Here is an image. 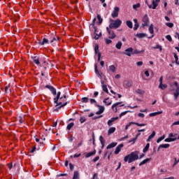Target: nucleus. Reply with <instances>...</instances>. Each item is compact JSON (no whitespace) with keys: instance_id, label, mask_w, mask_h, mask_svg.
<instances>
[{"instance_id":"f257e3e1","label":"nucleus","mask_w":179,"mask_h":179,"mask_svg":"<svg viewBox=\"0 0 179 179\" xmlns=\"http://www.w3.org/2000/svg\"><path fill=\"white\" fill-rule=\"evenodd\" d=\"M62 101H66V95H64V97H61V92H58L56 97L54 98V103L56 104V107L59 106V108H62V107H65V106L68 104V102L63 103Z\"/></svg>"},{"instance_id":"f03ea898","label":"nucleus","mask_w":179,"mask_h":179,"mask_svg":"<svg viewBox=\"0 0 179 179\" xmlns=\"http://www.w3.org/2000/svg\"><path fill=\"white\" fill-rule=\"evenodd\" d=\"M138 155H139V152H133L131 154L127 155L124 157V162H125L126 163L127 162L128 163H132L135 162V160H138V159H139V156Z\"/></svg>"},{"instance_id":"7ed1b4c3","label":"nucleus","mask_w":179,"mask_h":179,"mask_svg":"<svg viewBox=\"0 0 179 179\" xmlns=\"http://www.w3.org/2000/svg\"><path fill=\"white\" fill-rule=\"evenodd\" d=\"M111 22L109 24V29H118L121 24H122V21L120 19H117L115 20H110Z\"/></svg>"},{"instance_id":"20e7f679","label":"nucleus","mask_w":179,"mask_h":179,"mask_svg":"<svg viewBox=\"0 0 179 179\" xmlns=\"http://www.w3.org/2000/svg\"><path fill=\"white\" fill-rule=\"evenodd\" d=\"M159 2H160V0H152V4L148 3V1H145V3L148 5L150 9H156V8H157V6L159 5Z\"/></svg>"},{"instance_id":"39448f33","label":"nucleus","mask_w":179,"mask_h":179,"mask_svg":"<svg viewBox=\"0 0 179 179\" xmlns=\"http://www.w3.org/2000/svg\"><path fill=\"white\" fill-rule=\"evenodd\" d=\"M142 26H149V23H150V21H149V17L148 16V14H145L143 19H142Z\"/></svg>"},{"instance_id":"423d86ee","label":"nucleus","mask_w":179,"mask_h":179,"mask_svg":"<svg viewBox=\"0 0 179 179\" xmlns=\"http://www.w3.org/2000/svg\"><path fill=\"white\" fill-rule=\"evenodd\" d=\"M124 55H127V57H131L134 54V48H129L124 50L123 52Z\"/></svg>"},{"instance_id":"0eeeda50","label":"nucleus","mask_w":179,"mask_h":179,"mask_svg":"<svg viewBox=\"0 0 179 179\" xmlns=\"http://www.w3.org/2000/svg\"><path fill=\"white\" fill-rule=\"evenodd\" d=\"M120 13V8L115 7L113 13H111L112 17L115 18L118 17V14Z\"/></svg>"},{"instance_id":"6e6552de","label":"nucleus","mask_w":179,"mask_h":179,"mask_svg":"<svg viewBox=\"0 0 179 179\" xmlns=\"http://www.w3.org/2000/svg\"><path fill=\"white\" fill-rule=\"evenodd\" d=\"M106 30L108 33V38H109L113 39L115 37H116L115 34H114V31L110 29V27H107Z\"/></svg>"},{"instance_id":"1a4fd4ad","label":"nucleus","mask_w":179,"mask_h":179,"mask_svg":"<svg viewBox=\"0 0 179 179\" xmlns=\"http://www.w3.org/2000/svg\"><path fill=\"white\" fill-rule=\"evenodd\" d=\"M123 148L124 144H120L118 146H117L115 150V155H118Z\"/></svg>"},{"instance_id":"9d476101","label":"nucleus","mask_w":179,"mask_h":179,"mask_svg":"<svg viewBox=\"0 0 179 179\" xmlns=\"http://www.w3.org/2000/svg\"><path fill=\"white\" fill-rule=\"evenodd\" d=\"M94 39L95 40H99V38H100V37H101V32H99V34H98L97 31V28L94 27Z\"/></svg>"},{"instance_id":"9b49d317","label":"nucleus","mask_w":179,"mask_h":179,"mask_svg":"<svg viewBox=\"0 0 179 179\" xmlns=\"http://www.w3.org/2000/svg\"><path fill=\"white\" fill-rule=\"evenodd\" d=\"M61 38L58 36L54 37L51 41H50V44L52 45H55L57 44V41H59Z\"/></svg>"},{"instance_id":"f8f14e48","label":"nucleus","mask_w":179,"mask_h":179,"mask_svg":"<svg viewBox=\"0 0 179 179\" xmlns=\"http://www.w3.org/2000/svg\"><path fill=\"white\" fill-rule=\"evenodd\" d=\"M173 96H174V100H177L178 99L179 95V88L173 89Z\"/></svg>"},{"instance_id":"ddd939ff","label":"nucleus","mask_w":179,"mask_h":179,"mask_svg":"<svg viewBox=\"0 0 179 179\" xmlns=\"http://www.w3.org/2000/svg\"><path fill=\"white\" fill-rule=\"evenodd\" d=\"M118 120V117H112L110 120L108 121V127H111L113 125V122H115Z\"/></svg>"},{"instance_id":"4468645a","label":"nucleus","mask_w":179,"mask_h":179,"mask_svg":"<svg viewBox=\"0 0 179 179\" xmlns=\"http://www.w3.org/2000/svg\"><path fill=\"white\" fill-rule=\"evenodd\" d=\"M122 102H117V103H114L113 106H112V110L115 112V113H117V111H118V109L117 108V107H118V106H120V104H121Z\"/></svg>"},{"instance_id":"2eb2a0df","label":"nucleus","mask_w":179,"mask_h":179,"mask_svg":"<svg viewBox=\"0 0 179 179\" xmlns=\"http://www.w3.org/2000/svg\"><path fill=\"white\" fill-rule=\"evenodd\" d=\"M99 107V110L96 113L97 115H100V114H103L104 113V106H98Z\"/></svg>"},{"instance_id":"dca6fc26","label":"nucleus","mask_w":179,"mask_h":179,"mask_svg":"<svg viewBox=\"0 0 179 179\" xmlns=\"http://www.w3.org/2000/svg\"><path fill=\"white\" fill-rule=\"evenodd\" d=\"M155 136H156V131H153L152 132V134L147 138V142H150L152 141V139H153V138H155Z\"/></svg>"},{"instance_id":"f3484780","label":"nucleus","mask_w":179,"mask_h":179,"mask_svg":"<svg viewBox=\"0 0 179 179\" xmlns=\"http://www.w3.org/2000/svg\"><path fill=\"white\" fill-rule=\"evenodd\" d=\"M161 148H164V149H169V148H170V144H161L159 145L158 147V152L159 150H160Z\"/></svg>"},{"instance_id":"a211bd4d","label":"nucleus","mask_w":179,"mask_h":179,"mask_svg":"<svg viewBox=\"0 0 179 179\" xmlns=\"http://www.w3.org/2000/svg\"><path fill=\"white\" fill-rule=\"evenodd\" d=\"M85 155L86 158L92 157V156H94L96 155V150H94L92 152H88V153H84Z\"/></svg>"},{"instance_id":"6ab92c4d","label":"nucleus","mask_w":179,"mask_h":179,"mask_svg":"<svg viewBox=\"0 0 179 179\" xmlns=\"http://www.w3.org/2000/svg\"><path fill=\"white\" fill-rule=\"evenodd\" d=\"M101 87L105 93L108 94V89L107 88V85H104V82L101 81Z\"/></svg>"},{"instance_id":"aec40b11","label":"nucleus","mask_w":179,"mask_h":179,"mask_svg":"<svg viewBox=\"0 0 179 179\" xmlns=\"http://www.w3.org/2000/svg\"><path fill=\"white\" fill-rule=\"evenodd\" d=\"M159 114H163V111L151 113L149 114V115H150V117H156V115H159Z\"/></svg>"},{"instance_id":"412c9836","label":"nucleus","mask_w":179,"mask_h":179,"mask_svg":"<svg viewBox=\"0 0 179 179\" xmlns=\"http://www.w3.org/2000/svg\"><path fill=\"white\" fill-rule=\"evenodd\" d=\"M152 160V158H147L144 160H143L140 164L139 166H143V164H146V163L150 162Z\"/></svg>"},{"instance_id":"4be33fe9","label":"nucleus","mask_w":179,"mask_h":179,"mask_svg":"<svg viewBox=\"0 0 179 179\" xmlns=\"http://www.w3.org/2000/svg\"><path fill=\"white\" fill-rule=\"evenodd\" d=\"M115 127H110L108 131V135H111L115 132Z\"/></svg>"},{"instance_id":"5701e85b","label":"nucleus","mask_w":179,"mask_h":179,"mask_svg":"<svg viewBox=\"0 0 179 179\" xmlns=\"http://www.w3.org/2000/svg\"><path fill=\"white\" fill-rule=\"evenodd\" d=\"M115 146H117V143H111L106 147V149H113V148H115Z\"/></svg>"},{"instance_id":"b1692460","label":"nucleus","mask_w":179,"mask_h":179,"mask_svg":"<svg viewBox=\"0 0 179 179\" xmlns=\"http://www.w3.org/2000/svg\"><path fill=\"white\" fill-rule=\"evenodd\" d=\"M175 141H177V138H166L164 140V142H175Z\"/></svg>"},{"instance_id":"393cba45","label":"nucleus","mask_w":179,"mask_h":179,"mask_svg":"<svg viewBox=\"0 0 179 179\" xmlns=\"http://www.w3.org/2000/svg\"><path fill=\"white\" fill-rule=\"evenodd\" d=\"M126 24H127V27H129V29H132L134 27L133 24H132V21H131V20H127L126 22Z\"/></svg>"},{"instance_id":"a878e982","label":"nucleus","mask_w":179,"mask_h":179,"mask_svg":"<svg viewBox=\"0 0 179 179\" xmlns=\"http://www.w3.org/2000/svg\"><path fill=\"white\" fill-rule=\"evenodd\" d=\"M159 89H161L162 90H164V89H167V85L161 83L159 85Z\"/></svg>"},{"instance_id":"bb28decb","label":"nucleus","mask_w":179,"mask_h":179,"mask_svg":"<svg viewBox=\"0 0 179 179\" xmlns=\"http://www.w3.org/2000/svg\"><path fill=\"white\" fill-rule=\"evenodd\" d=\"M150 148V143H147L145 147L143 150V153H146V152H148V150H149Z\"/></svg>"},{"instance_id":"cd10ccee","label":"nucleus","mask_w":179,"mask_h":179,"mask_svg":"<svg viewBox=\"0 0 179 179\" xmlns=\"http://www.w3.org/2000/svg\"><path fill=\"white\" fill-rule=\"evenodd\" d=\"M39 44H40L41 45H44V44H48V39L44 38L43 39V41H40V42H39Z\"/></svg>"},{"instance_id":"c85d7f7f","label":"nucleus","mask_w":179,"mask_h":179,"mask_svg":"<svg viewBox=\"0 0 179 179\" xmlns=\"http://www.w3.org/2000/svg\"><path fill=\"white\" fill-rule=\"evenodd\" d=\"M103 103L106 105V106H111V103H113L112 101H108V98H106L103 100Z\"/></svg>"},{"instance_id":"c756f323","label":"nucleus","mask_w":179,"mask_h":179,"mask_svg":"<svg viewBox=\"0 0 179 179\" xmlns=\"http://www.w3.org/2000/svg\"><path fill=\"white\" fill-rule=\"evenodd\" d=\"M99 141L101 142V145L102 146V148H104V142H105V140H104V138L102 137V136H99Z\"/></svg>"},{"instance_id":"7c9ffc66","label":"nucleus","mask_w":179,"mask_h":179,"mask_svg":"<svg viewBox=\"0 0 179 179\" xmlns=\"http://www.w3.org/2000/svg\"><path fill=\"white\" fill-rule=\"evenodd\" d=\"M148 30H149V32L150 33V34H153L155 33V30L153 29V24H151L150 25Z\"/></svg>"},{"instance_id":"2f4dec72","label":"nucleus","mask_w":179,"mask_h":179,"mask_svg":"<svg viewBox=\"0 0 179 179\" xmlns=\"http://www.w3.org/2000/svg\"><path fill=\"white\" fill-rule=\"evenodd\" d=\"M145 52V50H133V54H143Z\"/></svg>"},{"instance_id":"473e14b6","label":"nucleus","mask_w":179,"mask_h":179,"mask_svg":"<svg viewBox=\"0 0 179 179\" xmlns=\"http://www.w3.org/2000/svg\"><path fill=\"white\" fill-rule=\"evenodd\" d=\"M138 136H139V134H138L135 138H134L133 139L129 141V143H131L134 145V143H135L136 142V139H138Z\"/></svg>"},{"instance_id":"72a5a7b5","label":"nucleus","mask_w":179,"mask_h":179,"mask_svg":"<svg viewBox=\"0 0 179 179\" xmlns=\"http://www.w3.org/2000/svg\"><path fill=\"white\" fill-rule=\"evenodd\" d=\"M124 86L125 87H131V86H132V83H131V81H126L124 83Z\"/></svg>"},{"instance_id":"f704fd0d","label":"nucleus","mask_w":179,"mask_h":179,"mask_svg":"<svg viewBox=\"0 0 179 179\" xmlns=\"http://www.w3.org/2000/svg\"><path fill=\"white\" fill-rule=\"evenodd\" d=\"M109 70L114 73L116 71L115 66H114V65L110 66Z\"/></svg>"},{"instance_id":"c9c22d12","label":"nucleus","mask_w":179,"mask_h":179,"mask_svg":"<svg viewBox=\"0 0 179 179\" xmlns=\"http://www.w3.org/2000/svg\"><path fill=\"white\" fill-rule=\"evenodd\" d=\"M166 136L163 135L162 136L159 137L157 140V143H160V142H162V141H163L164 139H165Z\"/></svg>"},{"instance_id":"e433bc0d","label":"nucleus","mask_w":179,"mask_h":179,"mask_svg":"<svg viewBox=\"0 0 179 179\" xmlns=\"http://www.w3.org/2000/svg\"><path fill=\"white\" fill-rule=\"evenodd\" d=\"M116 48H117V50H121V47H122V42H118L116 45H115Z\"/></svg>"},{"instance_id":"4c0bfd02","label":"nucleus","mask_w":179,"mask_h":179,"mask_svg":"<svg viewBox=\"0 0 179 179\" xmlns=\"http://www.w3.org/2000/svg\"><path fill=\"white\" fill-rule=\"evenodd\" d=\"M145 36L146 34L142 33L136 34V37H138V38H143Z\"/></svg>"},{"instance_id":"58836bf2","label":"nucleus","mask_w":179,"mask_h":179,"mask_svg":"<svg viewBox=\"0 0 179 179\" xmlns=\"http://www.w3.org/2000/svg\"><path fill=\"white\" fill-rule=\"evenodd\" d=\"M138 8H141V3H138L136 4L133 5V9H134L135 10H136Z\"/></svg>"},{"instance_id":"ea45409f","label":"nucleus","mask_w":179,"mask_h":179,"mask_svg":"<svg viewBox=\"0 0 179 179\" xmlns=\"http://www.w3.org/2000/svg\"><path fill=\"white\" fill-rule=\"evenodd\" d=\"M127 113H131V111L127 110V111L122 112V113L120 114V115H119L120 118H121L122 117H123V115H127Z\"/></svg>"},{"instance_id":"a19ab883","label":"nucleus","mask_w":179,"mask_h":179,"mask_svg":"<svg viewBox=\"0 0 179 179\" xmlns=\"http://www.w3.org/2000/svg\"><path fill=\"white\" fill-rule=\"evenodd\" d=\"M50 90L52 92V94H53V96H55L57 94V90H55L54 88V87L52 88H51Z\"/></svg>"},{"instance_id":"79ce46f5","label":"nucleus","mask_w":179,"mask_h":179,"mask_svg":"<svg viewBox=\"0 0 179 179\" xmlns=\"http://www.w3.org/2000/svg\"><path fill=\"white\" fill-rule=\"evenodd\" d=\"M166 26L171 29L172 27H174V24H173L172 22H166Z\"/></svg>"},{"instance_id":"37998d69","label":"nucleus","mask_w":179,"mask_h":179,"mask_svg":"<svg viewBox=\"0 0 179 179\" xmlns=\"http://www.w3.org/2000/svg\"><path fill=\"white\" fill-rule=\"evenodd\" d=\"M94 68H95L96 75H97V76H100V72H99V69H97V65L96 64H95Z\"/></svg>"},{"instance_id":"c03bdc74","label":"nucleus","mask_w":179,"mask_h":179,"mask_svg":"<svg viewBox=\"0 0 179 179\" xmlns=\"http://www.w3.org/2000/svg\"><path fill=\"white\" fill-rule=\"evenodd\" d=\"M134 125H137V127H146V124H141L134 122Z\"/></svg>"},{"instance_id":"a18cd8bd","label":"nucleus","mask_w":179,"mask_h":179,"mask_svg":"<svg viewBox=\"0 0 179 179\" xmlns=\"http://www.w3.org/2000/svg\"><path fill=\"white\" fill-rule=\"evenodd\" d=\"M73 125H74L73 122H71L70 124H69L67 125V129H68L69 131H70V129L73 127Z\"/></svg>"},{"instance_id":"49530a36","label":"nucleus","mask_w":179,"mask_h":179,"mask_svg":"<svg viewBox=\"0 0 179 179\" xmlns=\"http://www.w3.org/2000/svg\"><path fill=\"white\" fill-rule=\"evenodd\" d=\"M81 101L83 103H87V101H89V98H87V97L82 98Z\"/></svg>"},{"instance_id":"de8ad7c7","label":"nucleus","mask_w":179,"mask_h":179,"mask_svg":"<svg viewBox=\"0 0 179 179\" xmlns=\"http://www.w3.org/2000/svg\"><path fill=\"white\" fill-rule=\"evenodd\" d=\"M134 124V122H130L129 124H127L125 127V129H128L130 127V125Z\"/></svg>"},{"instance_id":"09e8293b","label":"nucleus","mask_w":179,"mask_h":179,"mask_svg":"<svg viewBox=\"0 0 179 179\" xmlns=\"http://www.w3.org/2000/svg\"><path fill=\"white\" fill-rule=\"evenodd\" d=\"M105 42L106 44H111V43H113V41H111V39H108V38H105Z\"/></svg>"},{"instance_id":"8fccbe9b","label":"nucleus","mask_w":179,"mask_h":179,"mask_svg":"<svg viewBox=\"0 0 179 179\" xmlns=\"http://www.w3.org/2000/svg\"><path fill=\"white\" fill-rule=\"evenodd\" d=\"M94 51H95V53H96V54H100L99 52V45H95V48H94Z\"/></svg>"},{"instance_id":"3c124183","label":"nucleus","mask_w":179,"mask_h":179,"mask_svg":"<svg viewBox=\"0 0 179 179\" xmlns=\"http://www.w3.org/2000/svg\"><path fill=\"white\" fill-rule=\"evenodd\" d=\"M86 121V118L85 117H80V122L81 124H83Z\"/></svg>"},{"instance_id":"603ef678","label":"nucleus","mask_w":179,"mask_h":179,"mask_svg":"<svg viewBox=\"0 0 179 179\" xmlns=\"http://www.w3.org/2000/svg\"><path fill=\"white\" fill-rule=\"evenodd\" d=\"M97 19H98L99 23L103 22V19L101 18V16L100 15H97Z\"/></svg>"},{"instance_id":"864d4df0","label":"nucleus","mask_w":179,"mask_h":179,"mask_svg":"<svg viewBox=\"0 0 179 179\" xmlns=\"http://www.w3.org/2000/svg\"><path fill=\"white\" fill-rule=\"evenodd\" d=\"M176 136H177V134H173V133H170L169 134V138H176Z\"/></svg>"},{"instance_id":"5fc2aeb1","label":"nucleus","mask_w":179,"mask_h":179,"mask_svg":"<svg viewBox=\"0 0 179 179\" xmlns=\"http://www.w3.org/2000/svg\"><path fill=\"white\" fill-rule=\"evenodd\" d=\"M166 40H168V41H173V38H171V36H170V35H167L166 36Z\"/></svg>"},{"instance_id":"6e6d98bb","label":"nucleus","mask_w":179,"mask_h":179,"mask_svg":"<svg viewBox=\"0 0 179 179\" xmlns=\"http://www.w3.org/2000/svg\"><path fill=\"white\" fill-rule=\"evenodd\" d=\"M34 62L36 64V65H40V60H38V59H34Z\"/></svg>"},{"instance_id":"4d7b16f0","label":"nucleus","mask_w":179,"mask_h":179,"mask_svg":"<svg viewBox=\"0 0 179 179\" xmlns=\"http://www.w3.org/2000/svg\"><path fill=\"white\" fill-rule=\"evenodd\" d=\"M90 101L91 104H97V102L94 99H91Z\"/></svg>"},{"instance_id":"13d9d810","label":"nucleus","mask_w":179,"mask_h":179,"mask_svg":"<svg viewBox=\"0 0 179 179\" xmlns=\"http://www.w3.org/2000/svg\"><path fill=\"white\" fill-rule=\"evenodd\" d=\"M174 160H175V162H174V164H173V167H174V166H176V164H178V163H179V159L178 160H177V158H174Z\"/></svg>"},{"instance_id":"bf43d9fd","label":"nucleus","mask_w":179,"mask_h":179,"mask_svg":"<svg viewBox=\"0 0 179 179\" xmlns=\"http://www.w3.org/2000/svg\"><path fill=\"white\" fill-rule=\"evenodd\" d=\"M136 93H138V94H143V91H142L141 90H136Z\"/></svg>"},{"instance_id":"052dcab7","label":"nucleus","mask_w":179,"mask_h":179,"mask_svg":"<svg viewBox=\"0 0 179 179\" xmlns=\"http://www.w3.org/2000/svg\"><path fill=\"white\" fill-rule=\"evenodd\" d=\"M136 65L137 66H142V65H143V62H138Z\"/></svg>"},{"instance_id":"680f3d73","label":"nucleus","mask_w":179,"mask_h":179,"mask_svg":"<svg viewBox=\"0 0 179 179\" xmlns=\"http://www.w3.org/2000/svg\"><path fill=\"white\" fill-rule=\"evenodd\" d=\"M138 117H140V118H145V114L143 113H138Z\"/></svg>"},{"instance_id":"e2e57ef3","label":"nucleus","mask_w":179,"mask_h":179,"mask_svg":"<svg viewBox=\"0 0 179 179\" xmlns=\"http://www.w3.org/2000/svg\"><path fill=\"white\" fill-rule=\"evenodd\" d=\"M154 48L156 49H159L161 51L162 50V47L159 45H157L156 46L154 47Z\"/></svg>"},{"instance_id":"0e129e2a","label":"nucleus","mask_w":179,"mask_h":179,"mask_svg":"<svg viewBox=\"0 0 179 179\" xmlns=\"http://www.w3.org/2000/svg\"><path fill=\"white\" fill-rule=\"evenodd\" d=\"M138 27H139V24H134V30H138Z\"/></svg>"},{"instance_id":"69168bd1","label":"nucleus","mask_w":179,"mask_h":179,"mask_svg":"<svg viewBox=\"0 0 179 179\" xmlns=\"http://www.w3.org/2000/svg\"><path fill=\"white\" fill-rule=\"evenodd\" d=\"M144 73H145V76H147V78H149V76L150 75V74H149V71H145Z\"/></svg>"},{"instance_id":"338daca9","label":"nucleus","mask_w":179,"mask_h":179,"mask_svg":"<svg viewBox=\"0 0 179 179\" xmlns=\"http://www.w3.org/2000/svg\"><path fill=\"white\" fill-rule=\"evenodd\" d=\"M99 159H100V157L97 156V157H96L93 159V162H97Z\"/></svg>"},{"instance_id":"774afa93","label":"nucleus","mask_w":179,"mask_h":179,"mask_svg":"<svg viewBox=\"0 0 179 179\" xmlns=\"http://www.w3.org/2000/svg\"><path fill=\"white\" fill-rule=\"evenodd\" d=\"M174 85L176 86V89H179L178 83L175 82V83H174Z\"/></svg>"}]
</instances>
